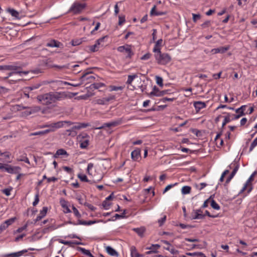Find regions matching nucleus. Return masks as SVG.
<instances>
[{
    "label": "nucleus",
    "instance_id": "nucleus-1",
    "mask_svg": "<svg viewBox=\"0 0 257 257\" xmlns=\"http://www.w3.org/2000/svg\"><path fill=\"white\" fill-rule=\"evenodd\" d=\"M66 95L64 92H50L37 97L38 101L45 105H48L65 98Z\"/></svg>",
    "mask_w": 257,
    "mask_h": 257
},
{
    "label": "nucleus",
    "instance_id": "nucleus-2",
    "mask_svg": "<svg viewBox=\"0 0 257 257\" xmlns=\"http://www.w3.org/2000/svg\"><path fill=\"white\" fill-rule=\"evenodd\" d=\"M154 56L157 63L159 65H167L170 62L172 59L169 54L168 53H162L161 52L155 54Z\"/></svg>",
    "mask_w": 257,
    "mask_h": 257
},
{
    "label": "nucleus",
    "instance_id": "nucleus-3",
    "mask_svg": "<svg viewBox=\"0 0 257 257\" xmlns=\"http://www.w3.org/2000/svg\"><path fill=\"white\" fill-rule=\"evenodd\" d=\"M21 69V67L18 66L14 65H5V70H13L14 71L10 72L8 74V75L5 78V79H8L9 77L12 76L14 74H19L21 76L22 74H27L28 73V71H20V70Z\"/></svg>",
    "mask_w": 257,
    "mask_h": 257
},
{
    "label": "nucleus",
    "instance_id": "nucleus-4",
    "mask_svg": "<svg viewBox=\"0 0 257 257\" xmlns=\"http://www.w3.org/2000/svg\"><path fill=\"white\" fill-rule=\"evenodd\" d=\"M85 3H79L75 2L71 7L69 10V12H71L74 15L80 14L86 8Z\"/></svg>",
    "mask_w": 257,
    "mask_h": 257
},
{
    "label": "nucleus",
    "instance_id": "nucleus-5",
    "mask_svg": "<svg viewBox=\"0 0 257 257\" xmlns=\"http://www.w3.org/2000/svg\"><path fill=\"white\" fill-rule=\"evenodd\" d=\"M254 173L252 174L248 178V179L247 180L245 184L244 185V186L242 188V189L240 191V193H242L245 190H247V193H250L252 189V184L251 183V181H253V178L254 175Z\"/></svg>",
    "mask_w": 257,
    "mask_h": 257
},
{
    "label": "nucleus",
    "instance_id": "nucleus-6",
    "mask_svg": "<svg viewBox=\"0 0 257 257\" xmlns=\"http://www.w3.org/2000/svg\"><path fill=\"white\" fill-rule=\"evenodd\" d=\"M131 47V45H126V46H121L117 48V50L120 52H125L127 54L126 57L130 58L132 57V55H134Z\"/></svg>",
    "mask_w": 257,
    "mask_h": 257
},
{
    "label": "nucleus",
    "instance_id": "nucleus-7",
    "mask_svg": "<svg viewBox=\"0 0 257 257\" xmlns=\"http://www.w3.org/2000/svg\"><path fill=\"white\" fill-rule=\"evenodd\" d=\"M115 98L114 95H110L106 97L97 99L95 100V102L98 104L105 105L107 104L110 101L115 99Z\"/></svg>",
    "mask_w": 257,
    "mask_h": 257
},
{
    "label": "nucleus",
    "instance_id": "nucleus-8",
    "mask_svg": "<svg viewBox=\"0 0 257 257\" xmlns=\"http://www.w3.org/2000/svg\"><path fill=\"white\" fill-rule=\"evenodd\" d=\"M43 63L44 64L45 66L48 68H53V67H56L59 69H62V68H69V64L66 65H63V66H58V65H52L51 64V61L50 59H46L45 60H43Z\"/></svg>",
    "mask_w": 257,
    "mask_h": 257
},
{
    "label": "nucleus",
    "instance_id": "nucleus-9",
    "mask_svg": "<svg viewBox=\"0 0 257 257\" xmlns=\"http://www.w3.org/2000/svg\"><path fill=\"white\" fill-rule=\"evenodd\" d=\"M21 170L20 167H12L11 165L7 164L5 169V170L10 174H16L17 173Z\"/></svg>",
    "mask_w": 257,
    "mask_h": 257
},
{
    "label": "nucleus",
    "instance_id": "nucleus-10",
    "mask_svg": "<svg viewBox=\"0 0 257 257\" xmlns=\"http://www.w3.org/2000/svg\"><path fill=\"white\" fill-rule=\"evenodd\" d=\"M230 48L229 46H226L224 47H220L217 48H214L211 50L212 54H215L217 53H224L228 51Z\"/></svg>",
    "mask_w": 257,
    "mask_h": 257
},
{
    "label": "nucleus",
    "instance_id": "nucleus-11",
    "mask_svg": "<svg viewBox=\"0 0 257 257\" xmlns=\"http://www.w3.org/2000/svg\"><path fill=\"white\" fill-rule=\"evenodd\" d=\"M27 252V249H23L16 252H13L5 254L4 255V257H19L23 255L24 253Z\"/></svg>",
    "mask_w": 257,
    "mask_h": 257
},
{
    "label": "nucleus",
    "instance_id": "nucleus-12",
    "mask_svg": "<svg viewBox=\"0 0 257 257\" xmlns=\"http://www.w3.org/2000/svg\"><path fill=\"white\" fill-rule=\"evenodd\" d=\"M132 159L134 161H138L141 158V150L136 149L134 150L131 153Z\"/></svg>",
    "mask_w": 257,
    "mask_h": 257
},
{
    "label": "nucleus",
    "instance_id": "nucleus-13",
    "mask_svg": "<svg viewBox=\"0 0 257 257\" xmlns=\"http://www.w3.org/2000/svg\"><path fill=\"white\" fill-rule=\"evenodd\" d=\"M194 106L197 112L199 111L201 109H203L206 106V104L204 102L202 101H195L194 102Z\"/></svg>",
    "mask_w": 257,
    "mask_h": 257
},
{
    "label": "nucleus",
    "instance_id": "nucleus-14",
    "mask_svg": "<svg viewBox=\"0 0 257 257\" xmlns=\"http://www.w3.org/2000/svg\"><path fill=\"white\" fill-rule=\"evenodd\" d=\"M120 121L119 120L113 121L107 123H104L101 126L97 127L98 129H102L104 127H110L112 126H115L120 124Z\"/></svg>",
    "mask_w": 257,
    "mask_h": 257
},
{
    "label": "nucleus",
    "instance_id": "nucleus-15",
    "mask_svg": "<svg viewBox=\"0 0 257 257\" xmlns=\"http://www.w3.org/2000/svg\"><path fill=\"white\" fill-rule=\"evenodd\" d=\"M92 73V71H87L85 72L80 78V79L81 80V81H84L85 80H94L95 77L93 75H90L89 74Z\"/></svg>",
    "mask_w": 257,
    "mask_h": 257
},
{
    "label": "nucleus",
    "instance_id": "nucleus-16",
    "mask_svg": "<svg viewBox=\"0 0 257 257\" xmlns=\"http://www.w3.org/2000/svg\"><path fill=\"white\" fill-rule=\"evenodd\" d=\"M40 128H43L45 127H55V128H61L62 127V122H56L54 123H51L50 124H45L43 125H40L39 126Z\"/></svg>",
    "mask_w": 257,
    "mask_h": 257
},
{
    "label": "nucleus",
    "instance_id": "nucleus-17",
    "mask_svg": "<svg viewBox=\"0 0 257 257\" xmlns=\"http://www.w3.org/2000/svg\"><path fill=\"white\" fill-rule=\"evenodd\" d=\"M61 45H62V44L60 42L55 40H52L46 44V46L49 47L59 48L60 47Z\"/></svg>",
    "mask_w": 257,
    "mask_h": 257
},
{
    "label": "nucleus",
    "instance_id": "nucleus-18",
    "mask_svg": "<svg viewBox=\"0 0 257 257\" xmlns=\"http://www.w3.org/2000/svg\"><path fill=\"white\" fill-rule=\"evenodd\" d=\"M162 43H163V40L162 39H159L158 40L156 44H155V47L153 49V52L156 54V53H157L158 52H161V47L162 46Z\"/></svg>",
    "mask_w": 257,
    "mask_h": 257
},
{
    "label": "nucleus",
    "instance_id": "nucleus-19",
    "mask_svg": "<svg viewBox=\"0 0 257 257\" xmlns=\"http://www.w3.org/2000/svg\"><path fill=\"white\" fill-rule=\"evenodd\" d=\"M74 123L75 125L73 126V129L75 131L76 130H80L81 128H85L89 125L88 123L76 122Z\"/></svg>",
    "mask_w": 257,
    "mask_h": 257
},
{
    "label": "nucleus",
    "instance_id": "nucleus-20",
    "mask_svg": "<svg viewBox=\"0 0 257 257\" xmlns=\"http://www.w3.org/2000/svg\"><path fill=\"white\" fill-rule=\"evenodd\" d=\"M156 6H154L153 7V8L152 9L151 11V12H150V15L151 16H162V15H165L166 14V12H160V11H156Z\"/></svg>",
    "mask_w": 257,
    "mask_h": 257
},
{
    "label": "nucleus",
    "instance_id": "nucleus-21",
    "mask_svg": "<svg viewBox=\"0 0 257 257\" xmlns=\"http://www.w3.org/2000/svg\"><path fill=\"white\" fill-rule=\"evenodd\" d=\"M77 250L79 251H81L84 254L89 256V257H94L90 252L89 250H87L84 248H82L79 246L76 247Z\"/></svg>",
    "mask_w": 257,
    "mask_h": 257
},
{
    "label": "nucleus",
    "instance_id": "nucleus-22",
    "mask_svg": "<svg viewBox=\"0 0 257 257\" xmlns=\"http://www.w3.org/2000/svg\"><path fill=\"white\" fill-rule=\"evenodd\" d=\"M99 45L96 43L93 45L88 46L86 48V51L90 52H95L98 50Z\"/></svg>",
    "mask_w": 257,
    "mask_h": 257
},
{
    "label": "nucleus",
    "instance_id": "nucleus-23",
    "mask_svg": "<svg viewBox=\"0 0 257 257\" xmlns=\"http://www.w3.org/2000/svg\"><path fill=\"white\" fill-rule=\"evenodd\" d=\"M106 250L107 252L111 256H118L117 252L111 246H106Z\"/></svg>",
    "mask_w": 257,
    "mask_h": 257
},
{
    "label": "nucleus",
    "instance_id": "nucleus-24",
    "mask_svg": "<svg viewBox=\"0 0 257 257\" xmlns=\"http://www.w3.org/2000/svg\"><path fill=\"white\" fill-rule=\"evenodd\" d=\"M65 155L66 157H68L69 156V154L67 153V152L63 149H60L58 150L55 154L54 155V157L57 158L59 156H63Z\"/></svg>",
    "mask_w": 257,
    "mask_h": 257
},
{
    "label": "nucleus",
    "instance_id": "nucleus-25",
    "mask_svg": "<svg viewBox=\"0 0 257 257\" xmlns=\"http://www.w3.org/2000/svg\"><path fill=\"white\" fill-rule=\"evenodd\" d=\"M105 86V84L103 83L99 82V83H94L91 84L89 88L91 89H98L102 87H104Z\"/></svg>",
    "mask_w": 257,
    "mask_h": 257
},
{
    "label": "nucleus",
    "instance_id": "nucleus-26",
    "mask_svg": "<svg viewBox=\"0 0 257 257\" xmlns=\"http://www.w3.org/2000/svg\"><path fill=\"white\" fill-rule=\"evenodd\" d=\"M133 230L141 237L143 236L144 233L145 231V228L143 227L140 228H134Z\"/></svg>",
    "mask_w": 257,
    "mask_h": 257
},
{
    "label": "nucleus",
    "instance_id": "nucleus-27",
    "mask_svg": "<svg viewBox=\"0 0 257 257\" xmlns=\"http://www.w3.org/2000/svg\"><path fill=\"white\" fill-rule=\"evenodd\" d=\"M7 11L10 13L11 14V15L18 19H20V18H19V13L18 12H17L16 10L13 9H11V8H9L7 10Z\"/></svg>",
    "mask_w": 257,
    "mask_h": 257
},
{
    "label": "nucleus",
    "instance_id": "nucleus-28",
    "mask_svg": "<svg viewBox=\"0 0 257 257\" xmlns=\"http://www.w3.org/2000/svg\"><path fill=\"white\" fill-rule=\"evenodd\" d=\"M64 135H67L68 136L75 137L77 135V132L73 129L72 126L71 129L66 130Z\"/></svg>",
    "mask_w": 257,
    "mask_h": 257
},
{
    "label": "nucleus",
    "instance_id": "nucleus-29",
    "mask_svg": "<svg viewBox=\"0 0 257 257\" xmlns=\"http://www.w3.org/2000/svg\"><path fill=\"white\" fill-rule=\"evenodd\" d=\"M138 77L137 74H134L133 75H129L127 77V80L126 82V84L128 85H131L133 80Z\"/></svg>",
    "mask_w": 257,
    "mask_h": 257
},
{
    "label": "nucleus",
    "instance_id": "nucleus-30",
    "mask_svg": "<svg viewBox=\"0 0 257 257\" xmlns=\"http://www.w3.org/2000/svg\"><path fill=\"white\" fill-rule=\"evenodd\" d=\"M223 113L226 114L227 115L224 116V119L223 121V126H224L227 123L229 122L231 119L230 118L231 115L229 113L224 112Z\"/></svg>",
    "mask_w": 257,
    "mask_h": 257
},
{
    "label": "nucleus",
    "instance_id": "nucleus-31",
    "mask_svg": "<svg viewBox=\"0 0 257 257\" xmlns=\"http://www.w3.org/2000/svg\"><path fill=\"white\" fill-rule=\"evenodd\" d=\"M78 177L80 179V180L81 181L85 182H88V183H89L90 184L92 183L91 181L87 179V176L85 175H84V174H79L78 175Z\"/></svg>",
    "mask_w": 257,
    "mask_h": 257
},
{
    "label": "nucleus",
    "instance_id": "nucleus-32",
    "mask_svg": "<svg viewBox=\"0 0 257 257\" xmlns=\"http://www.w3.org/2000/svg\"><path fill=\"white\" fill-rule=\"evenodd\" d=\"M87 221L82 220H78L77 223L73 222L71 221H68V223L73 225H87Z\"/></svg>",
    "mask_w": 257,
    "mask_h": 257
},
{
    "label": "nucleus",
    "instance_id": "nucleus-33",
    "mask_svg": "<svg viewBox=\"0 0 257 257\" xmlns=\"http://www.w3.org/2000/svg\"><path fill=\"white\" fill-rule=\"evenodd\" d=\"M191 188L188 186H183L182 188L181 191L183 194H187L190 193Z\"/></svg>",
    "mask_w": 257,
    "mask_h": 257
},
{
    "label": "nucleus",
    "instance_id": "nucleus-34",
    "mask_svg": "<svg viewBox=\"0 0 257 257\" xmlns=\"http://www.w3.org/2000/svg\"><path fill=\"white\" fill-rule=\"evenodd\" d=\"M131 250L132 257H139L140 253L138 252L135 246H132Z\"/></svg>",
    "mask_w": 257,
    "mask_h": 257
},
{
    "label": "nucleus",
    "instance_id": "nucleus-35",
    "mask_svg": "<svg viewBox=\"0 0 257 257\" xmlns=\"http://www.w3.org/2000/svg\"><path fill=\"white\" fill-rule=\"evenodd\" d=\"M48 83H56L57 85H61L62 84H65V85H69L71 84V83H70L69 82H66V81H51L48 82Z\"/></svg>",
    "mask_w": 257,
    "mask_h": 257
},
{
    "label": "nucleus",
    "instance_id": "nucleus-36",
    "mask_svg": "<svg viewBox=\"0 0 257 257\" xmlns=\"http://www.w3.org/2000/svg\"><path fill=\"white\" fill-rule=\"evenodd\" d=\"M246 107V105H242L240 107L236 109L235 110V112L236 113H237L238 114H241L242 112L243 115H245V113L244 112V111L245 110Z\"/></svg>",
    "mask_w": 257,
    "mask_h": 257
},
{
    "label": "nucleus",
    "instance_id": "nucleus-37",
    "mask_svg": "<svg viewBox=\"0 0 257 257\" xmlns=\"http://www.w3.org/2000/svg\"><path fill=\"white\" fill-rule=\"evenodd\" d=\"M83 42V38L75 39L71 41V44L73 46H77L81 44Z\"/></svg>",
    "mask_w": 257,
    "mask_h": 257
},
{
    "label": "nucleus",
    "instance_id": "nucleus-38",
    "mask_svg": "<svg viewBox=\"0 0 257 257\" xmlns=\"http://www.w3.org/2000/svg\"><path fill=\"white\" fill-rule=\"evenodd\" d=\"M72 208L75 216L78 218H81V215L79 213V211L78 210V209L73 205L72 206Z\"/></svg>",
    "mask_w": 257,
    "mask_h": 257
},
{
    "label": "nucleus",
    "instance_id": "nucleus-39",
    "mask_svg": "<svg viewBox=\"0 0 257 257\" xmlns=\"http://www.w3.org/2000/svg\"><path fill=\"white\" fill-rule=\"evenodd\" d=\"M211 206L214 209L219 210L220 209L219 205L213 199L211 201Z\"/></svg>",
    "mask_w": 257,
    "mask_h": 257
},
{
    "label": "nucleus",
    "instance_id": "nucleus-40",
    "mask_svg": "<svg viewBox=\"0 0 257 257\" xmlns=\"http://www.w3.org/2000/svg\"><path fill=\"white\" fill-rule=\"evenodd\" d=\"M41 85L40 84H36L33 85L32 86L27 87L26 88V89L27 90L32 91V90L39 88L41 86Z\"/></svg>",
    "mask_w": 257,
    "mask_h": 257
},
{
    "label": "nucleus",
    "instance_id": "nucleus-41",
    "mask_svg": "<svg viewBox=\"0 0 257 257\" xmlns=\"http://www.w3.org/2000/svg\"><path fill=\"white\" fill-rule=\"evenodd\" d=\"M257 146V137L251 143L250 147L249 152H251L253 149Z\"/></svg>",
    "mask_w": 257,
    "mask_h": 257
},
{
    "label": "nucleus",
    "instance_id": "nucleus-42",
    "mask_svg": "<svg viewBox=\"0 0 257 257\" xmlns=\"http://www.w3.org/2000/svg\"><path fill=\"white\" fill-rule=\"evenodd\" d=\"M160 90L158 88H157L156 86H154L153 89V91L150 93L149 95L152 96H156V94H158Z\"/></svg>",
    "mask_w": 257,
    "mask_h": 257
},
{
    "label": "nucleus",
    "instance_id": "nucleus-43",
    "mask_svg": "<svg viewBox=\"0 0 257 257\" xmlns=\"http://www.w3.org/2000/svg\"><path fill=\"white\" fill-rule=\"evenodd\" d=\"M89 143V140H85L84 141L80 143V147L82 149H86Z\"/></svg>",
    "mask_w": 257,
    "mask_h": 257
},
{
    "label": "nucleus",
    "instance_id": "nucleus-44",
    "mask_svg": "<svg viewBox=\"0 0 257 257\" xmlns=\"http://www.w3.org/2000/svg\"><path fill=\"white\" fill-rule=\"evenodd\" d=\"M12 187H10L8 188H6L2 190V192L4 193L6 196H9L11 194V191L12 190Z\"/></svg>",
    "mask_w": 257,
    "mask_h": 257
},
{
    "label": "nucleus",
    "instance_id": "nucleus-45",
    "mask_svg": "<svg viewBox=\"0 0 257 257\" xmlns=\"http://www.w3.org/2000/svg\"><path fill=\"white\" fill-rule=\"evenodd\" d=\"M47 211L48 208L47 207H43L42 210L40 211L39 215L43 218L46 216Z\"/></svg>",
    "mask_w": 257,
    "mask_h": 257
},
{
    "label": "nucleus",
    "instance_id": "nucleus-46",
    "mask_svg": "<svg viewBox=\"0 0 257 257\" xmlns=\"http://www.w3.org/2000/svg\"><path fill=\"white\" fill-rule=\"evenodd\" d=\"M16 219V217H13V218H11L9 219L6 220L4 222L6 224L8 225V227L9 225L12 224L15 222Z\"/></svg>",
    "mask_w": 257,
    "mask_h": 257
},
{
    "label": "nucleus",
    "instance_id": "nucleus-47",
    "mask_svg": "<svg viewBox=\"0 0 257 257\" xmlns=\"http://www.w3.org/2000/svg\"><path fill=\"white\" fill-rule=\"evenodd\" d=\"M110 91H118L122 90L123 88L122 86H110Z\"/></svg>",
    "mask_w": 257,
    "mask_h": 257
},
{
    "label": "nucleus",
    "instance_id": "nucleus-48",
    "mask_svg": "<svg viewBox=\"0 0 257 257\" xmlns=\"http://www.w3.org/2000/svg\"><path fill=\"white\" fill-rule=\"evenodd\" d=\"M156 82L160 86H163V80L162 79V77H160V76H157L156 77Z\"/></svg>",
    "mask_w": 257,
    "mask_h": 257
},
{
    "label": "nucleus",
    "instance_id": "nucleus-49",
    "mask_svg": "<svg viewBox=\"0 0 257 257\" xmlns=\"http://www.w3.org/2000/svg\"><path fill=\"white\" fill-rule=\"evenodd\" d=\"M125 212H126V210L125 209H124L123 210V212L121 214H115V215L114 216V217L115 218V219H117V218H123L125 217Z\"/></svg>",
    "mask_w": 257,
    "mask_h": 257
},
{
    "label": "nucleus",
    "instance_id": "nucleus-50",
    "mask_svg": "<svg viewBox=\"0 0 257 257\" xmlns=\"http://www.w3.org/2000/svg\"><path fill=\"white\" fill-rule=\"evenodd\" d=\"M18 160L19 161L25 162V163H26L29 165L30 164V162L29 161V159L26 156H22L21 158L20 159H19Z\"/></svg>",
    "mask_w": 257,
    "mask_h": 257
},
{
    "label": "nucleus",
    "instance_id": "nucleus-51",
    "mask_svg": "<svg viewBox=\"0 0 257 257\" xmlns=\"http://www.w3.org/2000/svg\"><path fill=\"white\" fill-rule=\"evenodd\" d=\"M147 249H149L150 250L146 252L147 254H150L152 253H156L158 252V251L155 249V248L152 247V245L151 247H148Z\"/></svg>",
    "mask_w": 257,
    "mask_h": 257
},
{
    "label": "nucleus",
    "instance_id": "nucleus-52",
    "mask_svg": "<svg viewBox=\"0 0 257 257\" xmlns=\"http://www.w3.org/2000/svg\"><path fill=\"white\" fill-rule=\"evenodd\" d=\"M84 205L87 207L89 209H90L92 211H94L96 209V207L93 206L92 205L85 202L84 203Z\"/></svg>",
    "mask_w": 257,
    "mask_h": 257
},
{
    "label": "nucleus",
    "instance_id": "nucleus-53",
    "mask_svg": "<svg viewBox=\"0 0 257 257\" xmlns=\"http://www.w3.org/2000/svg\"><path fill=\"white\" fill-rule=\"evenodd\" d=\"M119 21H118V25L121 26L123 23H124L125 21V16H119L118 17Z\"/></svg>",
    "mask_w": 257,
    "mask_h": 257
},
{
    "label": "nucleus",
    "instance_id": "nucleus-54",
    "mask_svg": "<svg viewBox=\"0 0 257 257\" xmlns=\"http://www.w3.org/2000/svg\"><path fill=\"white\" fill-rule=\"evenodd\" d=\"M238 167L237 166H236L235 167V168H234V169L233 170V171H232V172L231 173V174H230L229 176L228 177L229 178H230L231 179H232V178L234 176V175H235L236 173L237 172V171H238Z\"/></svg>",
    "mask_w": 257,
    "mask_h": 257
},
{
    "label": "nucleus",
    "instance_id": "nucleus-55",
    "mask_svg": "<svg viewBox=\"0 0 257 257\" xmlns=\"http://www.w3.org/2000/svg\"><path fill=\"white\" fill-rule=\"evenodd\" d=\"M238 167L237 166H236L235 167V168H234V169L233 170V171H232V172L231 173V174H230L229 176L228 177L229 178H230L231 179H232V178L234 176V175H235L236 173L237 172V171H238Z\"/></svg>",
    "mask_w": 257,
    "mask_h": 257
},
{
    "label": "nucleus",
    "instance_id": "nucleus-56",
    "mask_svg": "<svg viewBox=\"0 0 257 257\" xmlns=\"http://www.w3.org/2000/svg\"><path fill=\"white\" fill-rule=\"evenodd\" d=\"M57 128L55 127H50L49 129H47L46 130L43 131V135L47 134L51 132H53L55 131V129Z\"/></svg>",
    "mask_w": 257,
    "mask_h": 257
},
{
    "label": "nucleus",
    "instance_id": "nucleus-57",
    "mask_svg": "<svg viewBox=\"0 0 257 257\" xmlns=\"http://www.w3.org/2000/svg\"><path fill=\"white\" fill-rule=\"evenodd\" d=\"M39 193H37L35 195V200L33 203V206H36L39 203Z\"/></svg>",
    "mask_w": 257,
    "mask_h": 257
},
{
    "label": "nucleus",
    "instance_id": "nucleus-58",
    "mask_svg": "<svg viewBox=\"0 0 257 257\" xmlns=\"http://www.w3.org/2000/svg\"><path fill=\"white\" fill-rule=\"evenodd\" d=\"M236 166H237L238 167V169L239 168V165L238 164H237L236 162H235V161H234L233 162H232L231 164H230L229 166H228V168L229 169H233V170L234 169V168H235V167Z\"/></svg>",
    "mask_w": 257,
    "mask_h": 257
},
{
    "label": "nucleus",
    "instance_id": "nucleus-59",
    "mask_svg": "<svg viewBox=\"0 0 257 257\" xmlns=\"http://www.w3.org/2000/svg\"><path fill=\"white\" fill-rule=\"evenodd\" d=\"M168 93H169L168 90L160 91L159 92L158 94H156V96H162L164 95L165 94H168Z\"/></svg>",
    "mask_w": 257,
    "mask_h": 257
},
{
    "label": "nucleus",
    "instance_id": "nucleus-60",
    "mask_svg": "<svg viewBox=\"0 0 257 257\" xmlns=\"http://www.w3.org/2000/svg\"><path fill=\"white\" fill-rule=\"evenodd\" d=\"M102 205L104 208H105V209H107L109 206L110 205V203H109V202H108L107 201L105 200L104 201H103Z\"/></svg>",
    "mask_w": 257,
    "mask_h": 257
},
{
    "label": "nucleus",
    "instance_id": "nucleus-61",
    "mask_svg": "<svg viewBox=\"0 0 257 257\" xmlns=\"http://www.w3.org/2000/svg\"><path fill=\"white\" fill-rule=\"evenodd\" d=\"M210 23H211L210 21H206L201 25V27L202 28L209 27L210 26Z\"/></svg>",
    "mask_w": 257,
    "mask_h": 257
},
{
    "label": "nucleus",
    "instance_id": "nucleus-62",
    "mask_svg": "<svg viewBox=\"0 0 257 257\" xmlns=\"http://www.w3.org/2000/svg\"><path fill=\"white\" fill-rule=\"evenodd\" d=\"M193 20L194 22H196L197 20L200 19L201 16L200 14H192Z\"/></svg>",
    "mask_w": 257,
    "mask_h": 257
},
{
    "label": "nucleus",
    "instance_id": "nucleus-63",
    "mask_svg": "<svg viewBox=\"0 0 257 257\" xmlns=\"http://www.w3.org/2000/svg\"><path fill=\"white\" fill-rule=\"evenodd\" d=\"M151 56V54L149 53H148L145 55H144L141 58V60H148L150 58Z\"/></svg>",
    "mask_w": 257,
    "mask_h": 257
},
{
    "label": "nucleus",
    "instance_id": "nucleus-64",
    "mask_svg": "<svg viewBox=\"0 0 257 257\" xmlns=\"http://www.w3.org/2000/svg\"><path fill=\"white\" fill-rule=\"evenodd\" d=\"M191 131L196 137H199L201 135V132L197 129H192Z\"/></svg>",
    "mask_w": 257,
    "mask_h": 257
}]
</instances>
